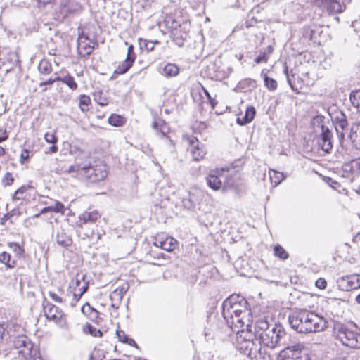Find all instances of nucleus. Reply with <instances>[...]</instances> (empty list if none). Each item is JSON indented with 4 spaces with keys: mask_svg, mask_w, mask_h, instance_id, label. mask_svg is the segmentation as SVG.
Returning <instances> with one entry per match:
<instances>
[{
    "mask_svg": "<svg viewBox=\"0 0 360 360\" xmlns=\"http://www.w3.org/2000/svg\"><path fill=\"white\" fill-rule=\"evenodd\" d=\"M254 329V335L257 340H259L260 345L252 352V356L250 358L251 360H271L270 355L261 345L271 349L286 345L288 334L280 324H276L270 328L266 319H260L256 321Z\"/></svg>",
    "mask_w": 360,
    "mask_h": 360,
    "instance_id": "obj_1",
    "label": "nucleus"
},
{
    "mask_svg": "<svg viewBox=\"0 0 360 360\" xmlns=\"http://www.w3.org/2000/svg\"><path fill=\"white\" fill-rule=\"evenodd\" d=\"M248 302L238 295H232L225 300L222 304V316L229 328H241V332L244 333L243 327L248 332L252 331V326L249 324L250 311L248 307Z\"/></svg>",
    "mask_w": 360,
    "mask_h": 360,
    "instance_id": "obj_2",
    "label": "nucleus"
},
{
    "mask_svg": "<svg viewBox=\"0 0 360 360\" xmlns=\"http://www.w3.org/2000/svg\"><path fill=\"white\" fill-rule=\"evenodd\" d=\"M288 321L291 328L300 333H319L327 327V321L323 316L306 309L290 314Z\"/></svg>",
    "mask_w": 360,
    "mask_h": 360,
    "instance_id": "obj_3",
    "label": "nucleus"
},
{
    "mask_svg": "<svg viewBox=\"0 0 360 360\" xmlns=\"http://www.w3.org/2000/svg\"><path fill=\"white\" fill-rule=\"evenodd\" d=\"M66 172L72 174V176L82 179L88 183L96 184L104 180L107 175V167L103 164L93 165L91 163H79L70 165Z\"/></svg>",
    "mask_w": 360,
    "mask_h": 360,
    "instance_id": "obj_4",
    "label": "nucleus"
},
{
    "mask_svg": "<svg viewBox=\"0 0 360 360\" xmlns=\"http://www.w3.org/2000/svg\"><path fill=\"white\" fill-rule=\"evenodd\" d=\"M233 171L226 168H217L210 171L206 181L207 186L214 191L234 185L232 180Z\"/></svg>",
    "mask_w": 360,
    "mask_h": 360,
    "instance_id": "obj_5",
    "label": "nucleus"
},
{
    "mask_svg": "<svg viewBox=\"0 0 360 360\" xmlns=\"http://www.w3.org/2000/svg\"><path fill=\"white\" fill-rule=\"evenodd\" d=\"M334 334L342 345L351 348H360V333L354 332L347 326L340 323H335Z\"/></svg>",
    "mask_w": 360,
    "mask_h": 360,
    "instance_id": "obj_6",
    "label": "nucleus"
},
{
    "mask_svg": "<svg viewBox=\"0 0 360 360\" xmlns=\"http://www.w3.org/2000/svg\"><path fill=\"white\" fill-rule=\"evenodd\" d=\"M312 125L319 129V135L317 138L319 147L326 153H330L333 150V132L324 125L323 117L316 116L313 118Z\"/></svg>",
    "mask_w": 360,
    "mask_h": 360,
    "instance_id": "obj_7",
    "label": "nucleus"
},
{
    "mask_svg": "<svg viewBox=\"0 0 360 360\" xmlns=\"http://www.w3.org/2000/svg\"><path fill=\"white\" fill-rule=\"evenodd\" d=\"M15 349L18 350V353L21 354L25 359L28 357L37 356L39 350L34 347L30 340L25 335H20L15 338L13 341Z\"/></svg>",
    "mask_w": 360,
    "mask_h": 360,
    "instance_id": "obj_8",
    "label": "nucleus"
},
{
    "mask_svg": "<svg viewBox=\"0 0 360 360\" xmlns=\"http://www.w3.org/2000/svg\"><path fill=\"white\" fill-rule=\"evenodd\" d=\"M183 141L187 146V150L191 153L193 160L200 161L202 160L206 151L199 140L192 134H184Z\"/></svg>",
    "mask_w": 360,
    "mask_h": 360,
    "instance_id": "obj_9",
    "label": "nucleus"
},
{
    "mask_svg": "<svg viewBox=\"0 0 360 360\" xmlns=\"http://www.w3.org/2000/svg\"><path fill=\"white\" fill-rule=\"evenodd\" d=\"M304 346L302 343L285 347L278 355V360H305L303 356Z\"/></svg>",
    "mask_w": 360,
    "mask_h": 360,
    "instance_id": "obj_10",
    "label": "nucleus"
},
{
    "mask_svg": "<svg viewBox=\"0 0 360 360\" xmlns=\"http://www.w3.org/2000/svg\"><path fill=\"white\" fill-rule=\"evenodd\" d=\"M44 315L47 319L54 321L56 323L62 326L65 323V315L62 310L58 307L49 302L44 299L43 302Z\"/></svg>",
    "mask_w": 360,
    "mask_h": 360,
    "instance_id": "obj_11",
    "label": "nucleus"
},
{
    "mask_svg": "<svg viewBox=\"0 0 360 360\" xmlns=\"http://www.w3.org/2000/svg\"><path fill=\"white\" fill-rule=\"evenodd\" d=\"M82 11L80 3L76 0H61L60 13L63 18L79 15Z\"/></svg>",
    "mask_w": 360,
    "mask_h": 360,
    "instance_id": "obj_12",
    "label": "nucleus"
},
{
    "mask_svg": "<svg viewBox=\"0 0 360 360\" xmlns=\"http://www.w3.org/2000/svg\"><path fill=\"white\" fill-rule=\"evenodd\" d=\"M342 175L352 181L360 172V160H352L345 162L342 167Z\"/></svg>",
    "mask_w": 360,
    "mask_h": 360,
    "instance_id": "obj_13",
    "label": "nucleus"
},
{
    "mask_svg": "<svg viewBox=\"0 0 360 360\" xmlns=\"http://www.w3.org/2000/svg\"><path fill=\"white\" fill-rule=\"evenodd\" d=\"M359 280L356 276H344L337 280L338 288L343 291H349L360 288V284H358Z\"/></svg>",
    "mask_w": 360,
    "mask_h": 360,
    "instance_id": "obj_14",
    "label": "nucleus"
},
{
    "mask_svg": "<svg viewBox=\"0 0 360 360\" xmlns=\"http://www.w3.org/2000/svg\"><path fill=\"white\" fill-rule=\"evenodd\" d=\"M95 44L96 41L94 40H89L87 36L79 34L77 46L79 55L83 57H86L90 55L94 50Z\"/></svg>",
    "mask_w": 360,
    "mask_h": 360,
    "instance_id": "obj_15",
    "label": "nucleus"
},
{
    "mask_svg": "<svg viewBox=\"0 0 360 360\" xmlns=\"http://www.w3.org/2000/svg\"><path fill=\"white\" fill-rule=\"evenodd\" d=\"M101 214L97 210H86L79 215L78 221L76 222L77 226L84 229V225L87 224H94L101 218Z\"/></svg>",
    "mask_w": 360,
    "mask_h": 360,
    "instance_id": "obj_16",
    "label": "nucleus"
},
{
    "mask_svg": "<svg viewBox=\"0 0 360 360\" xmlns=\"http://www.w3.org/2000/svg\"><path fill=\"white\" fill-rule=\"evenodd\" d=\"M165 22L166 25V27L171 30L172 34L173 35L174 40L176 41V43L179 46H181L184 44V39L186 36V33H184L183 34H181L180 38L176 36L177 35V30L179 27H180V24L179 22L173 18L171 16L166 17L165 20Z\"/></svg>",
    "mask_w": 360,
    "mask_h": 360,
    "instance_id": "obj_17",
    "label": "nucleus"
},
{
    "mask_svg": "<svg viewBox=\"0 0 360 360\" xmlns=\"http://www.w3.org/2000/svg\"><path fill=\"white\" fill-rule=\"evenodd\" d=\"M154 245L167 252L174 250L177 245V240L172 237L160 238L156 239Z\"/></svg>",
    "mask_w": 360,
    "mask_h": 360,
    "instance_id": "obj_18",
    "label": "nucleus"
},
{
    "mask_svg": "<svg viewBox=\"0 0 360 360\" xmlns=\"http://www.w3.org/2000/svg\"><path fill=\"white\" fill-rule=\"evenodd\" d=\"M348 138L351 141L353 147L360 150V122L352 125Z\"/></svg>",
    "mask_w": 360,
    "mask_h": 360,
    "instance_id": "obj_19",
    "label": "nucleus"
},
{
    "mask_svg": "<svg viewBox=\"0 0 360 360\" xmlns=\"http://www.w3.org/2000/svg\"><path fill=\"white\" fill-rule=\"evenodd\" d=\"M348 122L345 114L342 113L335 124V130L338 136L340 144L342 145L345 139V131L347 129Z\"/></svg>",
    "mask_w": 360,
    "mask_h": 360,
    "instance_id": "obj_20",
    "label": "nucleus"
},
{
    "mask_svg": "<svg viewBox=\"0 0 360 360\" xmlns=\"http://www.w3.org/2000/svg\"><path fill=\"white\" fill-rule=\"evenodd\" d=\"M159 72L165 77H176L179 73V68L174 63H167L163 68H160Z\"/></svg>",
    "mask_w": 360,
    "mask_h": 360,
    "instance_id": "obj_21",
    "label": "nucleus"
},
{
    "mask_svg": "<svg viewBox=\"0 0 360 360\" xmlns=\"http://www.w3.org/2000/svg\"><path fill=\"white\" fill-rule=\"evenodd\" d=\"M255 114V108L253 106H249L247 108L244 116L243 117H238L236 122L239 125H245L252 121Z\"/></svg>",
    "mask_w": 360,
    "mask_h": 360,
    "instance_id": "obj_22",
    "label": "nucleus"
},
{
    "mask_svg": "<svg viewBox=\"0 0 360 360\" xmlns=\"http://www.w3.org/2000/svg\"><path fill=\"white\" fill-rule=\"evenodd\" d=\"M259 345H257L253 340L244 339V341L240 343L239 349L243 350L245 355H247L249 358L252 356V352L254 349H256Z\"/></svg>",
    "mask_w": 360,
    "mask_h": 360,
    "instance_id": "obj_23",
    "label": "nucleus"
},
{
    "mask_svg": "<svg viewBox=\"0 0 360 360\" xmlns=\"http://www.w3.org/2000/svg\"><path fill=\"white\" fill-rule=\"evenodd\" d=\"M152 127L157 131V134L162 137L165 136L169 131L167 124L162 119L154 121Z\"/></svg>",
    "mask_w": 360,
    "mask_h": 360,
    "instance_id": "obj_24",
    "label": "nucleus"
},
{
    "mask_svg": "<svg viewBox=\"0 0 360 360\" xmlns=\"http://www.w3.org/2000/svg\"><path fill=\"white\" fill-rule=\"evenodd\" d=\"M56 242L62 247H68L72 244V238L62 229L57 232Z\"/></svg>",
    "mask_w": 360,
    "mask_h": 360,
    "instance_id": "obj_25",
    "label": "nucleus"
},
{
    "mask_svg": "<svg viewBox=\"0 0 360 360\" xmlns=\"http://www.w3.org/2000/svg\"><path fill=\"white\" fill-rule=\"evenodd\" d=\"M134 60L126 58L115 69L114 73L118 75H122L126 73L130 68L132 66Z\"/></svg>",
    "mask_w": 360,
    "mask_h": 360,
    "instance_id": "obj_26",
    "label": "nucleus"
},
{
    "mask_svg": "<svg viewBox=\"0 0 360 360\" xmlns=\"http://www.w3.org/2000/svg\"><path fill=\"white\" fill-rule=\"evenodd\" d=\"M0 262L5 264L8 269H13L15 266V261L11 260V256L7 252L0 253Z\"/></svg>",
    "mask_w": 360,
    "mask_h": 360,
    "instance_id": "obj_27",
    "label": "nucleus"
},
{
    "mask_svg": "<svg viewBox=\"0 0 360 360\" xmlns=\"http://www.w3.org/2000/svg\"><path fill=\"white\" fill-rule=\"evenodd\" d=\"M108 123L114 127H121L123 126L126 122V119L122 115L117 114H112L108 117Z\"/></svg>",
    "mask_w": 360,
    "mask_h": 360,
    "instance_id": "obj_28",
    "label": "nucleus"
},
{
    "mask_svg": "<svg viewBox=\"0 0 360 360\" xmlns=\"http://www.w3.org/2000/svg\"><path fill=\"white\" fill-rule=\"evenodd\" d=\"M59 82L65 84L72 91H75L78 88V85L75 81L74 77L69 74L63 77H60Z\"/></svg>",
    "mask_w": 360,
    "mask_h": 360,
    "instance_id": "obj_29",
    "label": "nucleus"
},
{
    "mask_svg": "<svg viewBox=\"0 0 360 360\" xmlns=\"http://www.w3.org/2000/svg\"><path fill=\"white\" fill-rule=\"evenodd\" d=\"M329 12L340 13L342 12V6L339 1L335 0H328L325 7Z\"/></svg>",
    "mask_w": 360,
    "mask_h": 360,
    "instance_id": "obj_30",
    "label": "nucleus"
},
{
    "mask_svg": "<svg viewBox=\"0 0 360 360\" xmlns=\"http://www.w3.org/2000/svg\"><path fill=\"white\" fill-rule=\"evenodd\" d=\"M38 70L41 75H49L52 72V65L46 60H41L38 65Z\"/></svg>",
    "mask_w": 360,
    "mask_h": 360,
    "instance_id": "obj_31",
    "label": "nucleus"
},
{
    "mask_svg": "<svg viewBox=\"0 0 360 360\" xmlns=\"http://www.w3.org/2000/svg\"><path fill=\"white\" fill-rule=\"evenodd\" d=\"M116 335L117 336L119 341L123 343L128 344L130 346H134L136 345L135 341L133 339L129 338L128 335H126V333L122 330H117Z\"/></svg>",
    "mask_w": 360,
    "mask_h": 360,
    "instance_id": "obj_32",
    "label": "nucleus"
},
{
    "mask_svg": "<svg viewBox=\"0 0 360 360\" xmlns=\"http://www.w3.org/2000/svg\"><path fill=\"white\" fill-rule=\"evenodd\" d=\"M269 174L271 184H274V186L279 184L284 179L283 173L276 172L275 170H270Z\"/></svg>",
    "mask_w": 360,
    "mask_h": 360,
    "instance_id": "obj_33",
    "label": "nucleus"
},
{
    "mask_svg": "<svg viewBox=\"0 0 360 360\" xmlns=\"http://www.w3.org/2000/svg\"><path fill=\"white\" fill-rule=\"evenodd\" d=\"M82 312L92 319H97L98 316V311L93 308L89 303H86L82 307Z\"/></svg>",
    "mask_w": 360,
    "mask_h": 360,
    "instance_id": "obj_34",
    "label": "nucleus"
},
{
    "mask_svg": "<svg viewBox=\"0 0 360 360\" xmlns=\"http://www.w3.org/2000/svg\"><path fill=\"white\" fill-rule=\"evenodd\" d=\"M352 105L360 112V90L352 91L349 96Z\"/></svg>",
    "mask_w": 360,
    "mask_h": 360,
    "instance_id": "obj_35",
    "label": "nucleus"
},
{
    "mask_svg": "<svg viewBox=\"0 0 360 360\" xmlns=\"http://www.w3.org/2000/svg\"><path fill=\"white\" fill-rule=\"evenodd\" d=\"M91 103V99L89 96L86 95H81L79 96V107L82 112H86L89 110V105Z\"/></svg>",
    "mask_w": 360,
    "mask_h": 360,
    "instance_id": "obj_36",
    "label": "nucleus"
},
{
    "mask_svg": "<svg viewBox=\"0 0 360 360\" xmlns=\"http://www.w3.org/2000/svg\"><path fill=\"white\" fill-rule=\"evenodd\" d=\"M83 330L85 333H89L94 337H101L102 335V332L100 330L89 323L83 327Z\"/></svg>",
    "mask_w": 360,
    "mask_h": 360,
    "instance_id": "obj_37",
    "label": "nucleus"
},
{
    "mask_svg": "<svg viewBox=\"0 0 360 360\" xmlns=\"http://www.w3.org/2000/svg\"><path fill=\"white\" fill-rule=\"evenodd\" d=\"M128 285L122 286L120 288H116L111 295L112 299H117L118 300H121L123 297L124 294L128 290Z\"/></svg>",
    "mask_w": 360,
    "mask_h": 360,
    "instance_id": "obj_38",
    "label": "nucleus"
},
{
    "mask_svg": "<svg viewBox=\"0 0 360 360\" xmlns=\"http://www.w3.org/2000/svg\"><path fill=\"white\" fill-rule=\"evenodd\" d=\"M274 254L276 257L281 259H286L288 258L289 255L287 251L281 245H277L274 247Z\"/></svg>",
    "mask_w": 360,
    "mask_h": 360,
    "instance_id": "obj_39",
    "label": "nucleus"
},
{
    "mask_svg": "<svg viewBox=\"0 0 360 360\" xmlns=\"http://www.w3.org/2000/svg\"><path fill=\"white\" fill-rule=\"evenodd\" d=\"M9 248L13 250V252L15 254V256L18 257H21L24 254V249L17 243H8Z\"/></svg>",
    "mask_w": 360,
    "mask_h": 360,
    "instance_id": "obj_40",
    "label": "nucleus"
},
{
    "mask_svg": "<svg viewBox=\"0 0 360 360\" xmlns=\"http://www.w3.org/2000/svg\"><path fill=\"white\" fill-rule=\"evenodd\" d=\"M264 79L265 86L268 89L274 91L277 88V82L273 78L269 77L267 75H265Z\"/></svg>",
    "mask_w": 360,
    "mask_h": 360,
    "instance_id": "obj_41",
    "label": "nucleus"
},
{
    "mask_svg": "<svg viewBox=\"0 0 360 360\" xmlns=\"http://www.w3.org/2000/svg\"><path fill=\"white\" fill-rule=\"evenodd\" d=\"M155 43L151 41L140 39L141 49H145L147 51H151L154 49Z\"/></svg>",
    "mask_w": 360,
    "mask_h": 360,
    "instance_id": "obj_42",
    "label": "nucleus"
},
{
    "mask_svg": "<svg viewBox=\"0 0 360 360\" xmlns=\"http://www.w3.org/2000/svg\"><path fill=\"white\" fill-rule=\"evenodd\" d=\"M52 212L64 214L65 207L63 203L56 201L53 205H50Z\"/></svg>",
    "mask_w": 360,
    "mask_h": 360,
    "instance_id": "obj_43",
    "label": "nucleus"
},
{
    "mask_svg": "<svg viewBox=\"0 0 360 360\" xmlns=\"http://www.w3.org/2000/svg\"><path fill=\"white\" fill-rule=\"evenodd\" d=\"M27 191V186H22L19 188L14 193L13 200H20L23 198L24 193Z\"/></svg>",
    "mask_w": 360,
    "mask_h": 360,
    "instance_id": "obj_44",
    "label": "nucleus"
},
{
    "mask_svg": "<svg viewBox=\"0 0 360 360\" xmlns=\"http://www.w3.org/2000/svg\"><path fill=\"white\" fill-rule=\"evenodd\" d=\"M14 181V178L11 172H6L2 179L4 186H11Z\"/></svg>",
    "mask_w": 360,
    "mask_h": 360,
    "instance_id": "obj_45",
    "label": "nucleus"
},
{
    "mask_svg": "<svg viewBox=\"0 0 360 360\" xmlns=\"http://www.w3.org/2000/svg\"><path fill=\"white\" fill-rule=\"evenodd\" d=\"M44 139L47 143L52 144H56L58 141V139L56 136L55 134L50 132H47L45 134Z\"/></svg>",
    "mask_w": 360,
    "mask_h": 360,
    "instance_id": "obj_46",
    "label": "nucleus"
},
{
    "mask_svg": "<svg viewBox=\"0 0 360 360\" xmlns=\"http://www.w3.org/2000/svg\"><path fill=\"white\" fill-rule=\"evenodd\" d=\"M286 75H287V80H288V84L290 85V88L294 91H297L298 92V89L296 87V85L295 84V82H294V79H295V75H292L291 76H290L288 73V72L286 71Z\"/></svg>",
    "mask_w": 360,
    "mask_h": 360,
    "instance_id": "obj_47",
    "label": "nucleus"
},
{
    "mask_svg": "<svg viewBox=\"0 0 360 360\" xmlns=\"http://www.w3.org/2000/svg\"><path fill=\"white\" fill-rule=\"evenodd\" d=\"M268 58L269 56H267L266 51L261 52L260 54L255 58V62L257 64L262 62L266 63Z\"/></svg>",
    "mask_w": 360,
    "mask_h": 360,
    "instance_id": "obj_48",
    "label": "nucleus"
},
{
    "mask_svg": "<svg viewBox=\"0 0 360 360\" xmlns=\"http://www.w3.org/2000/svg\"><path fill=\"white\" fill-rule=\"evenodd\" d=\"M136 53H134V47L132 44L129 45L127 49V58H129L131 60H135L136 59Z\"/></svg>",
    "mask_w": 360,
    "mask_h": 360,
    "instance_id": "obj_49",
    "label": "nucleus"
},
{
    "mask_svg": "<svg viewBox=\"0 0 360 360\" xmlns=\"http://www.w3.org/2000/svg\"><path fill=\"white\" fill-rule=\"evenodd\" d=\"M315 285L318 288L323 290L327 286V282L326 279L323 278H319L318 280H316Z\"/></svg>",
    "mask_w": 360,
    "mask_h": 360,
    "instance_id": "obj_50",
    "label": "nucleus"
},
{
    "mask_svg": "<svg viewBox=\"0 0 360 360\" xmlns=\"http://www.w3.org/2000/svg\"><path fill=\"white\" fill-rule=\"evenodd\" d=\"M60 77H56L55 78H49L48 80L41 82L39 83V86H43L45 85H51L56 82H59Z\"/></svg>",
    "mask_w": 360,
    "mask_h": 360,
    "instance_id": "obj_51",
    "label": "nucleus"
},
{
    "mask_svg": "<svg viewBox=\"0 0 360 360\" xmlns=\"http://www.w3.org/2000/svg\"><path fill=\"white\" fill-rule=\"evenodd\" d=\"M49 295L50 297L57 303H62L63 302V300L54 292L49 291Z\"/></svg>",
    "mask_w": 360,
    "mask_h": 360,
    "instance_id": "obj_52",
    "label": "nucleus"
},
{
    "mask_svg": "<svg viewBox=\"0 0 360 360\" xmlns=\"http://www.w3.org/2000/svg\"><path fill=\"white\" fill-rule=\"evenodd\" d=\"M52 212V211H51V207H50V206H48V207H44V208L41 210V212H40V213H39V214H36L34 217H39L40 216V214H41L46 213V212Z\"/></svg>",
    "mask_w": 360,
    "mask_h": 360,
    "instance_id": "obj_53",
    "label": "nucleus"
},
{
    "mask_svg": "<svg viewBox=\"0 0 360 360\" xmlns=\"http://www.w3.org/2000/svg\"><path fill=\"white\" fill-rule=\"evenodd\" d=\"M328 0H314V2L319 6L326 7Z\"/></svg>",
    "mask_w": 360,
    "mask_h": 360,
    "instance_id": "obj_54",
    "label": "nucleus"
},
{
    "mask_svg": "<svg viewBox=\"0 0 360 360\" xmlns=\"http://www.w3.org/2000/svg\"><path fill=\"white\" fill-rule=\"evenodd\" d=\"M58 148L56 144H53L52 146H51L49 148L48 153H56L58 151Z\"/></svg>",
    "mask_w": 360,
    "mask_h": 360,
    "instance_id": "obj_55",
    "label": "nucleus"
},
{
    "mask_svg": "<svg viewBox=\"0 0 360 360\" xmlns=\"http://www.w3.org/2000/svg\"><path fill=\"white\" fill-rule=\"evenodd\" d=\"M202 89H203V91H204L205 94L206 95V96L207 97V98L210 100V101L211 104H212V105H214V103H213V102H212V97H211V96H210V93H209V92L207 91V89H205L204 87H202Z\"/></svg>",
    "mask_w": 360,
    "mask_h": 360,
    "instance_id": "obj_56",
    "label": "nucleus"
},
{
    "mask_svg": "<svg viewBox=\"0 0 360 360\" xmlns=\"http://www.w3.org/2000/svg\"><path fill=\"white\" fill-rule=\"evenodd\" d=\"M82 296H79V294H76V293H74L73 294V301H74V303H72V305L74 306L75 305V303H76L77 302H78Z\"/></svg>",
    "mask_w": 360,
    "mask_h": 360,
    "instance_id": "obj_57",
    "label": "nucleus"
},
{
    "mask_svg": "<svg viewBox=\"0 0 360 360\" xmlns=\"http://www.w3.org/2000/svg\"><path fill=\"white\" fill-rule=\"evenodd\" d=\"M141 149L143 150V153H145L147 155H149L151 153V149L149 148L148 146H146L145 148L142 147Z\"/></svg>",
    "mask_w": 360,
    "mask_h": 360,
    "instance_id": "obj_58",
    "label": "nucleus"
},
{
    "mask_svg": "<svg viewBox=\"0 0 360 360\" xmlns=\"http://www.w3.org/2000/svg\"><path fill=\"white\" fill-rule=\"evenodd\" d=\"M88 289V285L86 283L84 286L80 289L79 296H82Z\"/></svg>",
    "mask_w": 360,
    "mask_h": 360,
    "instance_id": "obj_59",
    "label": "nucleus"
},
{
    "mask_svg": "<svg viewBox=\"0 0 360 360\" xmlns=\"http://www.w3.org/2000/svg\"><path fill=\"white\" fill-rule=\"evenodd\" d=\"M10 219V216L8 214H5L4 216V217H2L1 219V224H5L6 220L9 219Z\"/></svg>",
    "mask_w": 360,
    "mask_h": 360,
    "instance_id": "obj_60",
    "label": "nucleus"
},
{
    "mask_svg": "<svg viewBox=\"0 0 360 360\" xmlns=\"http://www.w3.org/2000/svg\"><path fill=\"white\" fill-rule=\"evenodd\" d=\"M30 360H44L41 356H40V354L39 353L37 356L28 357Z\"/></svg>",
    "mask_w": 360,
    "mask_h": 360,
    "instance_id": "obj_61",
    "label": "nucleus"
},
{
    "mask_svg": "<svg viewBox=\"0 0 360 360\" xmlns=\"http://www.w3.org/2000/svg\"><path fill=\"white\" fill-rule=\"evenodd\" d=\"M37 1L39 3H40L43 5H46V4L51 3L53 0H37Z\"/></svg>",
    "mask_w": 360,
    "mask_h": 360,
    "instance_id": "obj_62",
    "label": "nucleus"
},
{
    "mask_svg": "<svg viewBox=\"0 0 360 360\" xmlns=\"http://www.w3.org/2000/svg\"><path fill=\"white\" fill-rule=\"evenodd\" d=\"M5 329L2 325H0V341L3 339V335L4 334Z\"/></svg>",
    "mask_w": 360,
    "mask_h": 360,
    "instance_id": "obj_63",
    "label": "nucleus"
},
{
    "mask_svg": "<svg viewBox=\"0 0 360 360\" xmlns=\"http://www.w3.org/2000/svg\"><path fill=\"white\" fill-rule=\"evenodd\" d=\"M94 230L92 229L86 233H84V236L86 237L90 238L94 235Z\"/></svg>",
    "mask_w": 360,
    "mask_h": 360,
    "instance_id": "obj_64",
    "label": "nucleus"
}]
</instances>
